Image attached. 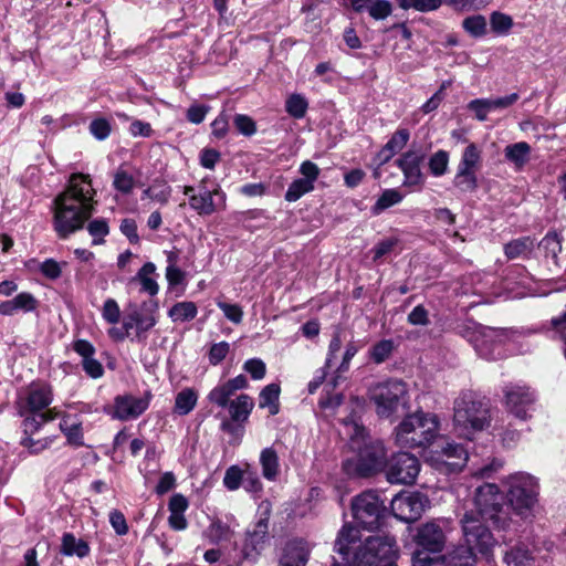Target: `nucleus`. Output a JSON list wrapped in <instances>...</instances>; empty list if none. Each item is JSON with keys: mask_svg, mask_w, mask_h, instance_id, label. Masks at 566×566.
Returning <instances> with one entry per match:
<instances>
[{"mask_svg": "<svg viewBox=\"0 0 566 566\" xmlns=\"http://www.w3.org/2000/svg\"><path fill=\"white\" fill-rule=\"evenodd\" d=\"M334 551L353 566H397L399 547L395 536L371 535L360 542V531L344 523L334 542Z\"/></svg>", "mask_w": 566, "mask_h": 566, "instance_id": "1", "label": "nucleus"}, {"mask_svg": "<svg viewBox=\"0 0 566 566\" xmlns=\"http://www.w3.org/2000/svg\"><path fill=\"white\" fill-rule=\"evenodd\" d=\"M94 196L95 191L87 175H71L66 189L52 203L53 229L60 239H67L84 227L94 212Z\"/></svg>", "mask_w": 566, "mask_h": 566, "instance_id": "2", "label": "nucleus"}, {"mask_svg": "<svg viewBox=\"0 0 566 566\" xmlns=\"http://www.w3.org/2000/svg\"><path fill=\"white\" fill-rule=\"evenodd\" d=\"M342 423L349 437L350 449L356 451L354 458L343 461V471L354 478H370L385 472L388 457L384 442L369 437L356 413L344 418Z\"/></svg>", "mask_w": 566, "mask_h": 566, "instance_id": "3", "label": "nucleus"}, {"mask_svg": "<svg viewBox=\"0 0 566 566\" xmlns=\"http://www.w3.org/2000/svg\"><path fill=\"white\" fill-rule=\"evenodd\" d=\"M464 544L453 546L440 556L443 566H475L476 553L485 559L492 556L495 538L490 528L473 513H464L460 520Z\"/></svg>", "mask_w": 566, "mask_h": 566, "instance_id": "4", "label": "nucleus"}, {"mask_svg": "<svg viewBox=\"0 0 566 566\" xmlns=\"http://www.w3.org/2000/svg\"><path fill=\"white\" fill-rule=\"evenodd\" d=\"M457 333L465 338L476 354L486 360L505 357L504 345L516 340L522 333L514 328H495L467 319L455 326Z\"/></svg>", "mask_w": 566, "mask_h": 566, "instance_id": "5", "label": "nucleus"}, {"mask_svg": "<svg viewBox=\"0 0 566 566\" xmlns=\"http://www.w3.org/2000/svg\"><path fill=\"white\" fill-rule=\"evenodd\" d=\"M453 422L457 432L471 440L475 432L491 423L490 400L474 391H465L454 401Z\"/></svg>", "mask_w": 566, "mask_h": 566, "instance_id": "6", "label": "nucleus"}, {"mask_svg": "<svg viewBox=\"0 0 566 566\" xmlns=\"http://www.w3.org/2000/svg\"><path fill=\"white\" fill-rule=\"evenodd\" d=\"M438 428L436 415L422 411L408 415L396 428V443L401 448H423L434 441Z\"/></svg>", "mask_w": 566, "mask_h": 566, "instance_id": "7", "label": "nucleus"}, {"mask_svg": "<svg viewBox=\"0 0 566 566\" xmlns=\"http://www.w3.org/2000/svg\"><path fill=\"white\" fill-rule=\"evenodd\" d=\"M473 513L482 524L491 522L496 528H505L509 525V505L504 501V495L494 483H484L476 488L474 493Z\"/></svg>", "mask_w": 566, "mask_h": 566, "instance_id": "8", "label": "nucleus"}, {"mask_svg": "<svg viewBox=\"0 0 566 566\" xmlns=\"http://www.w3.org/2000/svg\"><path fill=\"white\" fill-rule=\"evenodd\" d=\"M507 485L509 510L511 509L522 518L531 517L538 501L539 485L537 480L528 473L516 472L509 476Z\"/></svg>", "mask_w": 566, "mask_h": 566, "instance_id": "9", "label": "nucleus"}, {"mask_svg": "<svg viewBox=\"0 0 566 566\" xmlns=\"http://www.w3.org/2000/svg\"><path fill=\"white\" fill-rule=\"evenodd\" d=\"M370 400L375 403L380 418H389L409 409L407 385L398 379H389L373 387Z\"/></svg>", "mask_w": 566, "mask_h": 566, "instance_id": "10", "label": "nucleus"}, {"mask_svg": "<svg viewBox=\"0 0 566 566\" xmlns=\"http://www.w3.org/2000/svg\"><path fill=\"white\" fill-rule=\"evenodd\" d=\"M350 510L357 526L370 532L380 528L387 516V507L382 499L371 490L354 496Z\"/></svg>", "mask_w": 566, "mask_h": 566, "instance_id": "11", "label": "nucleus"}, {"mask_svg": "<svg viewBox=\"0 0 566 566\" xmlns=\"http://www.w3.org/2000/svg\"><path fill=\"white\" fill-rule=\"evenodd\" d=\"M417 551L413 553V566H431L433 558L429 554L441 553L447 536L441 525L436 521L420 524L413 535Z\"/></svg>", "mask_w": 566, "mask_h": 566, "instance_id": "12", "label": "nucleus"}, {"mask_svg": "<svg viewBox=\"0 0 566 566\" xmlns=\"http://www.w3.org/2000/svg\"><path fill=\"white\" fill-rule=\"evenodd\" d=\"M420 472L419 459L409 452H397L388 459L386 479L391 484L411 485Z\"/></svg>", "mask_w": 566, "mask_h": 566, "instance_id": "13", "label": "nucleus"}, {"mask_svg": "<svg viewBox=\"0 0 566 566\" xmlns=\"http://www.w3.org/2000/svg\"><path fill=\"white\" fill-rule=\"evenodd\" d=\"M259 520L253 531H247L242 555L245 559L255 560L264 548L269 534V520L271 515V503L263 501L258 509Z\"/></svg>", "mask_w": 566, "mask_h": 566, "instance_id": "14", "label": "nucleus"}, {"mask_svg": "<svg viewBox=\"0 0 566 566\" xmlns=\"http://www.w3.org/2000/svg\"><path fill=\"white\" fill-rule=\"evenodd\" d=\"M153 395L149 390L143 397H135L130 394L117 395L112 407H105L104 412L112 419L128 421L137 419L149 407Z\"/></svg>", "mask_w": 566, "mask_h": 566, "instance_id": "15", "label": "nucleus"}, {"mask_svg": "<svg viewBox=\"0 0 566 566\" xmlns=\"http://www.w3.org/2000/svg\"><path fill=\"white\" fill-rule=\"evenodd\" d=\"M53 401V387L45 381H32L24 396L17 400L19 416H25L29 411H43Z\"/></svg>", "mask_w": 566, "mask_h": 566, "instance_id": "16", "label": "nucleus"}, {"mask_svg": "<svg viewBox=\"0 0 566 566\" xmlns=\"http://www.w3.org/2000/svg\"><path fill=\"white\" fill-rule=\"evenodd\" d=\"M503 391L507 411L520 420H526L536 400L534 391L527 386L513 384L505 386Z\"/></svg>", "mask_w": 566, "mask_h": 566, "instance_id": "17", "label": "nucleus"}, {"mask_svg": "<svg viewBox=\"0 0 566 566\" xmlns=\"http://www.w3.org/2000/svg\"><path fill=\"white\" fill-rule=\"evenodd\" d=\"M426 502L427 497L419 492L398 494L391 501L392 513L398 520L411 523L420 518Z\"/></svg>", "mask_w": 566, "mask_h": 566, "instance_id": "18", "label": "nucleus"}, {"mask_svg": "<svg viewBox=\"0 0 566 566\" xmlns=\"http://www.w3.org/2000/svg\"><path fill=\"white\" fill-rule=\"evenodd\" d=\"M424 158L426 154L421 149H409L396 160L397 167L403 174V186H420L424 182L421 171Z\"/></svg>", "mask_w": 566, "mask_h": 566, "instance_id": "19", "label": "nucleus"}, {"mask_svg": "<svg viewBox=\"0 0 566 566\" xmlns=\"http://www.w3.org/2000/svg\"><path fill=\"white\" fill-rule=\"evenodd\" d=\"M73 350L82 357V367L85 374L98 379L104 375V367L101 361L94 358L96 349L94 345L86 339H76L72 344Z\"/></svg>", "mask_w": 566, "mask_h": 566, "instance_id": "20", "label": "nucleus"}, {"mask_svg": "<svg viewBox=\"0 0 566 566\" xmlns=\"http://www.w3.org/2000/svg\"><path fill=\"white\" fill-rule=\"evenodd\" d=\"M440 450H436L439 453L440 461L447 467L449 473H457L465 465L469 453L467 449L455 442H446L443 446H438Z\"/></svg>", "mask_w": 566, "mask_h": 566, "instance_id": "21", "label": "nucleus"}, {"mask_svg": "<svg viewBox=\"0 0 566 566\" xmlns=\"http://www.w3.org/2000/svg\"><path fill=\"white\" fill-rule=\"evenodd\" d=\"M310 547L306 541L295 538L289 541L280 558L281 566H305L310 558Z\"/></svg>", "mask_w": 566, "mask_h": 566, "instance_id": "22", "label": "nucleus"}, {"mask_svg": "<svg viewBox=\"0 0 566 566\" xmlns=\"http://www.w3.org/2000/svg\"><path fill=\"white\" fill-rule=\"evenodd\" d=\"M38 307V300L29 292H21L12 300L0 302V314L13 316L18 312L30 313Z\"/></svg>", "mask_w": 566, "mask_h": 566, "instance_id": "23", "label": "nucleus"}, {"mask_svg": "<svg viewBox=\"0 0 566 566\" xmlns=\"http://www.w3.org/2000/svg\"><path fill=\"white\" fill-rule=\"evenodd\" d=\"M410 132L407 128H398L377 154L380 165L388 163L409 142Z\"/></svg>", "mask_w": 566, "mask_h": 566, "instance_id": "24", "label": "nucleus"}, {"mask_svg": "<svg viewBox=\"0 0 566 566\" xmlns=\"http://www.w3.org/2000/svg\"><path fill=\"white\" fill-rule=\"evenodd\" d=\"M59 427L65 436L67 444L76 448L84 446L82 421L76 416L63 413Z\"/></svg>", "mask_w": 566, "mask_h": 566, "instance_id": "25", "label": "nucleus"}, {"mask_svg": "<svg viewBox=\"0 0 566 566\" xmlns=\"http://www.w3.org/2000/svg\"><path fill=\"white\" fill-rule=\"evenodd\" d=\"M91 548L86 541L77 539L73 533H64L60 553L64 556H77L84 558L90 555Z\"/></svg>", "mask_w": 566, "mask_h": 566, "instance_id": "26", "label": "nucleus"}, {"mask_svg": "<svg viewBox=\"0 0 566 566\" xmlns=\"http://www.w3.org/2000/svg\"><path fill=\"white\" fill-rule=\"evenodd\" d=\"M259 461L264 479L275 481L280 473V460L276 450L273 447L264 448L260 453Z\"/></svg>", "mask_w": 566, "mask_h": 566, "instance_id": "27", "label": "nucleus"}, {"mask_svg": "<svg viewBox=\"0 0 566 566\" xmlns=\"http://www.w3.org/2000/svg\"><path fill=\"white\" fill-rule=\"evenodd\" d=\"M531 146L526 142H518L510 144L504 149L506 161L514 165L517 170H521L530 160Z\"/></svg>", "mask_w": 566, "mask_h": 566, "instance_id": "28", "label": "nucleus"}, {"mask_svg": "<svg viewBox=\"0 0 566 566\" xmlns=\"http://www.w3.org/2000/svg\"><path fill=\"white\" fill-rule=\"evenodd\" d=\"M253 407L254 401L249 395H239L234 400L230 401L228 406L231 420L235 422L247 421Z\"/></svg>", "mask_w": 566, "mask_h": 566, "instance_id": "29", "label": "nucleus"}, {"mask_svg": "<svg viewBox=\"0 0 566 566\" xmlns=\"http://www.w3.org/2000/svg\"><path fill=\"white\" fill-rule=\"evenodd\" d=\"M534 250V240L531 237H522L507 242L504 245V254L507 259H530Z\"/></svg>", "mask_w": 566, "mask_h": 566, "instance_id": "30", "label": "nucleus"}, {"mask_svg": "<svg viewBox=\"0 0 566 566\" xmlns=\"http://www.w3.org/2000/svg\"><path fill=\"white\" fill-rule=\"evenodd\" d=\"M213 195H219V191H210L203 187L199 195L190 196L189 205L200 216H210L216 211Z\"/></svg>", "mask_w": 566, "mask_h": 566, "instance_id": "31", "label": "nucleus"}, {"mask_svg": "<svg viewBox=\"0 0 566 566\" xmlns=\"http://www.w3.org/2000/svg\"><path fill=\"white\" fill-rule=\"evenodd\" d=\"M280 394L281 387L279 384L266 385L259 395V407L269 408L271 416L277 415L280 411Z\"/></svg>", "mask_w": 566, "mask_h": 566, "instance_id": "32", "label": "nucleus"}, {"mask_svg": "<svg viewBox=\"0 0 566 566\" xmlns=\"http://www.w3.org/2000/svg\"><path fill=\"white\" fill-rule=\"evenodd\" d=\"M129 313L135 325V337L132 340L144 342L147 337L146 333L157 324V319L153 314H144L137 307Z\"/></svg>", "mask_w": 566, "mask_h": 566, "instance_id": "33", "label": "nucleus"}, {"mask_svg": "<svg viewBox=\"0 0 566 566\" xmlns=\"http://www.w3.org/2000/svg\"><path fill=\"white\" fill-rule=\"evenodd\" d=\"M156 271V266L153 262H146L137 272V274L133 277V281H138L142 285L140 291L149 294L150 296H155L159 286L155 279L150 277Z\"/></svg>", "mask_w": 566, "mask_h": 566, "instance_id": "34", "label": "nucleus"}, {"mask_svg": "<svg viewBox=\"0 0 566 566\" xmlns=\"http://www.w3.org/2000/svg\"><path fill=\"white\" fill-rule=\"evenodd\" d=\"M197 401L198 395L196 390L192 388H184L175 398L174 412L179 416H186L195 409Z\"/></svg>", "mask_w": 566, "mask_h": 566, "instance_id": "35", "label": "nucleus"}, {"mask_svg": "<svg viewBox=\"0 0 566 566\" xmlns=\"http://www.w3.org/2000/svg\"><path fill=\"white\" fill-rule=\"evenodd\" d=\"M504 562L507 566H532V552L524 545H516L505 552Z\"/></svg>", "mask_w": 566, "mask_h": 566, "instance_id": "36", "label": "nucleus"}, {"mask_svg": "<svg viewBox=\"0 0 566 566\" xmlns=\"http://www.w3.org/2000/svg\"><path fill=\"white\" fill-rule=\"evenodd\" d=\"M402 199L403 196L397 189H386L370 208V211L374 216H379L386 209L400 203Z\"/></svg>", "mask_w": 566, "mask_h": 566, "instance_id": "37", "label": "nucleus"}, {"mask_svg": "<svg viewBox=\"0 0 566 566\" xmlns=\"http://www.w3.org/2000/svg\"><path fill=\"white\" fill-rule=\"evenodd\" d=\"M22 421L24 437H30L40 431V429L48 422L53 420V417H45L43 411H29Z\"/></svg>", "mask_w": 566, "mask_h": 566, "instance_id": "38", "label": "nucleus"}, {"mask_svg": "<svg viewBox=\"0 0 566 566\" xmlns=\"http://www.w3.org/2000/svg\"><path fill=\"white\" fill-rule=\"evenodd\" d=\"M198 314L197 305L190 301L176 303L169 311L168 316L174 322H189Z\"/></svg>", "mask_w": 566, "mask_h": 566, "instance_id": "39", "label": "nucleus"}, {"mask_svg": "<svg viewBox=\"0 0 566 566\" xmlns=\"http://www.w3.org/2000/svg\"><path fill=\"white\" fill-rule=\"evenodd\" d=\"M452 184L461 192H473L479 186L476 172L457 167V174Z\"/></svg>", "mask_w": 566, "mask_h": 566, "instance_id": "40", "label": "nucleus"}, {"mask_svg": "<svg viewBox=\"0 0 566 566\" xmlns=\"http://www.w3.org/2000/svg\"><path fill=\"white\" fill-rule=\"evenodd\" d=\"M481 165V150L474 143L469 144L462 151L458 168L475 171Z\"/></svg>", "mask_w": 566, "mask_h": 566, "instance_id": "41", "label": "nucleus"}, {"mask_svg": "<svg viewBox=\"0 0 566 566\" xmlns=\"http://www.w3.org/2000/svg\"><path fill=\"white\" fill-rule=\"evenodd\" d=\"M463 30L472 38H483L488 33L486 19L482 14L467 17L462 21Z\"/></svg>", "mask_w": 566, "mask_h": 566, "instance_id": "42", "label": "nucleus"}, {"mask_svg": "<svg viewBox=\"0 0 566 566\" xmlns=\"http://www.w3.org/2000/svg\"><path fill=\"white\" fill-rule=\"evenodd\" d=\"M307 108L308 102L302 94L293 93L285 101V112L295 119L303 118Z\"/></svg>", "mask_w": 566, "mask_h": 566, "instance_id": "43", "label": "nucleus"}, {"mask_svg": "<svg viewBox=\"0 0 566 566\" xmlns=\"http://www.w3.org/2000/svg\"><path fill=\"white\" fill-rule=\"evenodd\" d=\"M450 155L447 150L439 149L432 154L428 161L429 171L433 177H441L448 171Z\"/></svg>", "mask_w": 566, "mask_h": 566, "instance_id": "44", "label": "nucleus"}, {"mask_svg": "<svg viewBox=\"0 0 566 566\" xmlns=\"http://www.w3.org/2000/svg\"><path fill=\"white\" fill-rule=\"evenodd\" d=\"M563 238L556 231H548L538 243V247L544 250L546 256L556 260L562 251Z\"/></svg>", "mask_w": 566, "mask_h": 566, "instance_id": "45", "label": "nucleus"}, {"mask_svg": "<svg viewBox=\"0 0 566 566\" xmlns=\"http://www.w3.org/2000/svg\"><path fill=\"white\" fill-rule=\"evenodd\" d=\"M93 238L92 244L98 245L105 242L104 238L109 233L108 222L104 218H97L88 222L86 227Z\"/></svg>", "mask_w": 566, "mask_h": 566, "instance_id": "46", "label": "nucleus"}, {"mask_svg": "<svg viewBox=\"0 0 566 566\" xmlns=\"http://www.w3.org/2000/svg\"><path fill=\"white\" fill-rule=\"evenodd\" d=\"M312 190H314V185H311L307 180L297 178L290 184L284 195V199L289 202H295L302 196L311 192Z\"/></svg>", "mask_w": 566, "mask_h": 566, "instance_id": "47", "label": "nucleus"}, {"mask_svg": "<svg viewBox=\"0 0 566 566\" xmlns=\"http://www.w3.org/2000/svg\"><path fill=\"white\" fill-rule=\"evenodd\" d=\"M491 30L497 35H505L513 27V19L502 12L494 11L490 15Z\"/></svg>", "mask_w": 566, "mask_h": 566, "instance_id": "48", "label": "nucleus"}, {"mask_svg": "<svg viewBox=\"0 0 566 566\" xmlns=\"http://www.w3.org/2000/svg\"><path fill=\"white\" fill-rule=\"evenodd\" d=\"M403 10L415 9L419 12H429L441 7L442 0H396Z\"/></svg>", "mask_w": 566, "mask_h": 566, "instance_id": "49", "label": "nucleus"}, {"mask_svg": "<svg viewBox=\"0 0 566 566\" xmlns=\"http://www.w3.org/2000/svg\"><path fill=\"white\" fill-rule=\"evenodd\" d=\"M394 350V342L391 339H382L376 343L369 350V357L375 364H381L389 358Z\"/></svg>", "mask_w": 566, "mask_h": 566, "instance_id": "50", "label": "nucleus"}, {"mask_svg": "<svg viewBox=\"0 0 566 566\" xmlns=\"http://www.w3.org/2000/svg\"><path fill=\"white\" fill-rule=\"evenodd\" d=\"M88 132L96 140L102 142L111 135L112 124L105 117H96L90 123Z\"/></svg>", "mask_w": 566, "mask_h": 566, "instance_id": "51", "label": "nucleus"}, {"mask_svg": "<svg viewBox=\"0 0 566 566\" xmlns=\"http://www.w3.org/2000/svg\"><path fill=\"white\" fill-rule=\"evenodd\" d=\"M233 396L231 389L223 382L211 389L207 396L209 402L217 405L220 408H226L230 405L229 400Z\"/></svg>", "mask_w": 566, "mask_h": 566, "instance_id": "52", "label": "nucleus"}, {"mask_svg": "<svg viewBox=\"0 0 566 566\" xmlns=\"http://www.w3.org/2000/svg\"><path fill=\"white\" fill-rule=\"evenodd\" d=\"M244 479V470L239 465H231L226 470L223 476V485L229 491H235L242 485Z\"/></svg>", "mask_w": 566, "mask_h": 566, "instance_id": "53", "label": "nucleus"}, {"mask_svg": "<svg viewBox=\"0 0 566 566\" xmlns=\"http://www.w3.org/2000/svg\"><path fill=\"white\" fill-rule=\"evenodd\" d=\"M233 125L235 129L245 137H251L256 133V123L249 115L235 114Z\"/></svg>", "mask_w": 566, "mask_h": 566, "instance_id": "54", "label": "nucleus"}, {"mask_svg": "<svg viewBox=\"0 0 566 566\" xmlns=\"http://www.w3.org/2000/svg\"><path fill=\"white\" fill-rule=\"evenodd\" d=\"M392 13V4L389 0H374L368 9V14L379 21L385 20Z\"/></svg>", "mask_w": 566, "mask_h": 566, "instance_id": "55", "label": "nucleus"}, {"mask_svg": "<svg viewBox=\"0 0 566 566\" xmlns=\"http://www.w3.org/2000/svg\"><path fill=\"white\" fill-rule=\"evenodd\" d=\"M134 178L127 171L118 169L114 176L113 186L122 193H129L134 189Z\"/></svg>", "mask_w": 566, "mask_h": 566, "instance_id": "56", "label": "nucleus"}, {"mask_svg": "<svg viewBox=\"0 0 566 566\" xmlns=\"http://www.w3.org/2000/svg\"><path fill=\"white\" fill-rule=\"evenodd\" d=\"M243 370L248 373L253 380H261L265 377L266 365L261 358H250L244 361Z\"/></svg>", "mask_w": 566, "mask_h": 566, "instance_id": "57", "label": "nucleus"}, {"mask_svg": "<svg viewBox=\"0 0 566 566\" xmlns=\"http://www.w3.org/2000/svg\"><path fill=\"white\" fill-rule=\"evenodd\" d=\"M408 324L412 326H428L430 324L429 311L419 304L407 316Z\"/></svg>", "mask_w": 566, "mask_h": 566, "instance_id": "58", "label": "nucleus"}, {"mask_svg": "<svg viewBox=\"0 0 566 566\" xmlns=\"http://www.w3.org/2000/svg\"><path fill=\"white\" fill-rule=\"evenodd\" d=\"M230 344L226 340L213 344L208 353L209 363L212 366L219 365L229 354Z\"/></svg>", "mask_w": 566, "mask_h": 566, "instance_id": "59", "label": "nucleus"}, {"mask_svg": "<svg viewBox=\"0 0 566 566\" xmlns=\"http://www.w3.org/2000/svg\"><path fill=\"white\" fill-rule=\"evenodd\" d=\"M217 306L222 311L223 315L233 324H240L243 318L242 307L238 304H230L219 301Z\"/></svg>", "mask_w": 566, "mask_h": 566, "instance_id": "60", "label": "nucleus"}, {"mask_svg": "<svg viewBox=\"0 0 566 566\" xmlns=\"http://www.w3.org/2000/svg\"><path fill=\"white\" fill-rule=\"evenodd\" d=\"M102 316L108 324H117L120 318V308L114 298H107L104 302Z\"/></svg>", "mask_w": 566, "mask_h": 566, "instance_id": "61", "label": "nucleus"}, {"mask_svg": "<svg viewBox=\"0 0 566 566\" xmlns=\"http://www.w3.org/2000/svg\"><path fill=\"white\" fill-rule=\"evenodd\" d=\"M53 442L52 438H44L40 440H34L32 436L23 437L21 439V446L28 449L30 454H38L41 451L45 450Z\"/></svg>", "mask_w": 566, "mask_h": 566, "instance_id": "62", "label": "nucleus"}, {"mask_svg": "<svg viewBox=\"0 0 566 566\" xmlns=\"http://www.w3.org/2000/svg\"><path fill=\"white\" fill-rule=\"evenodd\" d=\"M399 243V239L397 238H387L384 240H380L373 249V259L374 261H377L388 253H390L394 248Z\"/></svg>", "mask_w": 566, "mask_h": 566, "instance_id": "63", "label": "nucleus"}, {"mask_svg": "<svg viewBox=\"0 0 566 566\" xmlns=\"http://www.w3.org/2000/svg\"><path fill=\"white\" fill-rule=\"evenodd\" d=\"M468 108L475 114L476 119L484 122L488 118V113L491 112L489 98L472 99L468 104Z\"/></svg>", "mask_w": 566, "mask_h": 566, "instance_id": "64", "label": "nucleus"}]
</instances>
